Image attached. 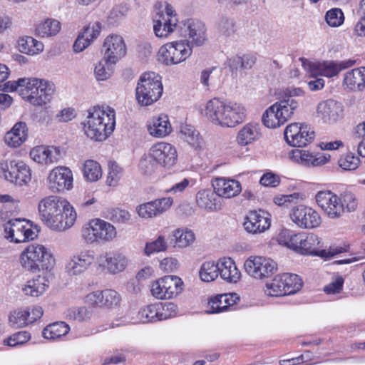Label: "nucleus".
Instances as JSON below:
<instances>
[{"label": "nucleus", "instance_id": "obj_1", "mask_svg": "<svg viewBox=\"0 0 365 365\" xmlns=\"http://www.w3.org/2000/svg\"><path fill=\"white\" fill-rule=\"evenodd\" d=\"M205 115L215 125L235 128L245 121L246 108L234 101L213 98L206 103Z\"/></svg>", "mask_w": 365, "mask_h": 365}, {"label": "nucleus", "instance_id": "obj_2", "mask_svg": "<svg viewBox=\"0 0 365 365\" xmlns=\"http://www.w3.org/2000/svg\"><path fill=\"white\" fill-rule=\"evenodd\" d=\"M277 240L279 245L301 255H317L327 258L338 253V252L322 249V244L319 237L313 233L296 232L284 229L278 234Z\"/></svg>", "mask_w": 365, "mask_h": 365}, {"label": "nucleus", "instance_id": "obj_3", "mask_svg": "<svg viewBox=\"0 0 365 365\" xmlns=\"http://www.w3.org/2000/svg\"><path fill=\"white\" fill-rule=\"evenodd\" d=\"M115 126V113L113 108L94 107L88 110L83 123V129L89 138L103 141L113 132Z\"/></svg>", "mask_w": 365, "mask_h": 365}, {"label": "nucleus", "instance_id": "obj_4", "mask_svg": "<svg viewBox=\"0 0 365 365\" xmlns=\"http://www.w3.org/2000/svg\"><path fill=\"white\" fill-rule=\"evenodd\" d=\"M21 266L28 272L36 273L51 270L56 259L51 250L46 246L33 243L24 248L19 256Z\"/></svg>", "mask_w": 365, "mask_h": 365}, {"label": "nucleus", "instance_id": "obj_5", "mask_svg": "<svg viewBox=\"0 0 365 365\" xmlns=\"http://www.w3.org/2000/svg\"><path fill=\"white\" fill-rule=\"evenodd\" d=\"M19 95L34 106H43L50 102L55 91L54 84L38 78H21Z\"/></svg>", "mask_w": 365, "mask_h": 365}, {"label": "nucleus", "instance_id": "obj_6", "mask_svg": "<svg viewBox=\"0 0 365 365\" xmlns=\"http://www.w3.org/2000/svg\"><path fill=\"white\" fill-rule=\"evenodd\" d=\"M178 153L175 148L167 143L161 142L152 145L148 154L142 158L140 166L145 173H150L156 165L170 168L177 162Z\"/></svg>", "mask_w": 365, "mask_h": 365}, {"label": "nucleus", "instance_id": "obj_7", "mask_svg": "<svg viewBox=\"0 0 365 365\" xmlns=\"http://www.w3.org/2000/svg\"><path fill=\"white\" fill-rule=\"evenodd\" d=\"M163 92L161 77L154 72L143 73L137 83L135 96L138 103L148 106L158 101Z\"/></svg>", "mask_w": 365, "mask_h": 365}, {"label": "nucleus", "instance_id": "obj_8", "mask_svg": "<svg viewBox=\"0 0 365 365\" xmlns=\"http://www.w3.org/2000/svg\"><path fill=\"white\" fill-rule=\"evenodd\" d=\"M297 107V101L292 98L276 102L264 112L262 123L269 128H278L291 118Z\"/></svg>", "mask_w": 365, "mask_h": 365}, {"label": "nucleus", "instance_id": "obj_9", "mask_svg": "<svg viewBox=\"0 0 365 365\" xmlns=\"http://www.w3.org/2000/svg\"><path fill=\"white\" fill-rule=\"evenodd\" d=\"M81 237L88 244L107 243L117 237V230L111 223L96 218L83 227Z\"/></svg>", "mask_w": 365, "mask_h": 365}, {"label": "nucleus", "instance_id": "obj_10", "mask_svg": "<svg viewBox=\"0 0 365 365\" xmlns=\"http://www.w3.org/2000/svg\"><path fill=\"white\" fill-rule=\"evenodd\" d=\"M192 54V48L187 41H176L163 45L158 50V59L166 66L184 62Z\"/></svg>", "mask_w": 365, "mask_h": 365}, {"label": "nucleus", "instance_id": "obj_11", "mask_svg": "<svg viewBox=\"0 0 365 365\" xmlns=\"http://www.w3.org/2000/svg\"><path fill=\"white\" fill-rule=\"evenodd\" d=\"M302 286V280L297 274L284 273L276 275L272 282L267 283L264 292L268 296L278 297L294 294Z\"/></svg>", "mask_w": 365, "mask_h": 365}, {"label": "nucleus", "instance_id": "obj_12", "mask_svg": "<svg viewBox=\"0 0 365 365\" xmlns=\"http://www.w3.org/2000/svg\"><path fill=\"white\" fill-rule=\"evenodd\" d=\"M159 9V19L154 21L153 31L157 37L166 38L177 27L178 19L173 7L167 2H160L155 5Z\"/></svg>", "mask_w": 365, "mask_h": 365}, {"label": "nucleus", "instance_id": "obj_13", "mask_svg": "<svg viewBox=\"0 0 365 365\" xmlns=\"http://www.w3.org/2000/svg\"><path fill=\"white\" fill-rule=\"evenodd\" d=\"M300 60L303 68L312 76L320 75L327 78L337 76L342 70L351 67L355 63V61L353 60L318 62H311L304 58H301Z\"/></svg>", "mask_w": 365, "mask_h": 365}, {"label": "nucleus", "instance_id": "obj_14", "mask_svg": "<svg viewBox=\"0 0 365 365\" xmlns=\"http://www.w3.org/2000/svg\"><path fill=\"white\" fill-rule=\"evenodd\" d=\"M183 289L182 280L174 275H168L154 282L151 292L158 299H172L179 295Z\"/></svg>", "mask_w": 365, "mask_h": 365}, {"label": "nucleus", "instance_id": "obj_15", "mask_svg": "<svg viewBox=\"0 0 365 365\" xmlns=\"http://www.w3.org/2000/svg\"><path fill=\"white\" fill-rule=\"evenodd\" d=\"M69 203L66 200L54 195H50L41 199L38 205V210L40 219L47 226L51 224L55 225L56 217H58L61 212H63L66 206Z\"/></svg>", "mask_w": 365, "mask_h": 365}, {"label": "nucleus", "instance_id": "obj_16", "mask_svg": "<svg viewBox=\"0 0 365 365\" xmlns=\"http://www.w3.org/2000/svg\"><path fill=\"white\" fill-rule=\"evenodd\" d=\"M5 237L15 243L34 240L36 235L29 221L25 219H12L4 225Z\"/></svg>", "mask_w": 365, "mask_h": 365}, {"label": "nucleus", "instance_id": "obj_17", "mask_svg": "<svg viewBox=\"0 0 365 365\" xmlns=\"http://www.w3.org/2000/svg\"><path fill=\"white\" fill-rule=\"evenodd\" d=\"M277 268L275 262L262 256H252L245 262V269L247 274L257 279L269 277L277 270Z\"/></svg>", "mask_w": 365, "mask_h": 365}, {"label": "nucleus", "instance_id": "obj_18", "mask_svg": "<svg viewBox=\"0 0 365 365\" xmlns=\"http://www.w3.org/2000/svg\"><path fill=\"white\" fill-rule=\"evenodd\" d=\"M289 217L297 226L303 229L317 227L322 222L319 214L315 210L304 205L292 207Z\"/></svg>", "mask_w": 365, "mask_h": 365}, {"label": "nucleus", "instance_id": "obj_19", "mask_svg": "<svg viewBox=\"0 0 365 365\" xmlns=\"http://www.w3.org/2000/svg\"><path fill=\"white\" fill-rule=\"evenodd\" d=\"M315 200L328 218L336 220L342 217V205L336 193L327 190L318 191L315 195Z\"/></svg>", "mask_w": 365, "mask_h": 365}, {"label": "nucleus", "instance_id": "obj_20", "mask_svg": "<svg viewBox=\"0 0 365 365\" xmlns=\"http://www.w3.org/2000/svg\"><path fill=\"white\" fill-rule=\"evenodd\" d=\"M284 135L287 143L294 147H304L314 138V132L310 127L297 123L287 125Z\"/></svg>", "mask_w": 365, "mask_h": 365}, {"label": "nucleus", "instance_id": "obj_21", "mask_svg": "<svg viewBox=\"0 0 365 365\" xmlns=\"http://www.w3.org/2000/svg\"><path fill=\"white\" fill-rule=\"evenodd\" d=\"M47 180L53 192L68 190L73 187V173L67 167L58 166L50 172Z\"/></svg>", "mask_w": 365, "mask_h": 365}, {"label": "nucleus", "instance_id": "obj_22", "mask_svg": "<svg viewBox=\"0 0 365 365\" xmlns=\"http://www.w3.org/2000/svg\"><path fill=\"white\" fill-rule=\"evenodd\" d=\"M86 299L89 304L108 309L118 307L122 299L118 292L110 289L91 292Z\"/></svg>", "mask_w": 365, "mask_h": 365}, {"label": "nucleus", "instance_id": "obj_23", "mask_svg": "<svg viewBox=\"0 0 365 365\" xmlns=\"http://www.w3.org/2000/svg\"><path fill=\"white\" fill-rule=\"evenodd\" d=\"M29 155L36 163L51 165L58 163L62 158V152L59 147L38 145L30 150Z\"/></svg>", "mask_w": 365, "mask_h": 365}, {"label": "nucleus", "instance_id": "obj_24", "mask_svg": "<svg viewBox=\"0 0 365 365\" xmlns=\"http://www.w3.org/2000/svg\"><path fill=\"white\" fill-rule=\"evenodd\" d=\"M93 252L83 250L71 257L66 265V272L70 276L83 274L94 262Z\"/></svg>", "mask_w": 365, "mask_h": 365}, {"label": "nucleus", "instance_id": "obj_25", "mask_svg": "<svg viewBox=\"0 0 365 365\" xmlns=\"http://www.w3.org/2000/svg\"><path fill=\"white\" fill-rule=\"evenodd\" d=\"M173 203L172 197H162L138 205L136 211L140 217L149 219L166 212Z\"/></svg>", "mask_w": 365, "mask_h": 365}, {"label": "nucleus", "instance_id": "obj_26", "mask_svg": "<svg viewBox=\"0 0 365 365\" xmlns=\"http://www.w3.org/2000/svg\"><path fill=\"white\" fill-rule=\"evenodd\" d=\"M245 230L252 234H260L270 227V219L267 212L262 210H252L247 215L244 222Z\"/></svg>", "mask_w": 365, "mask_h": 365}, {"label": "nucleus", "instance_id": "obj_27", "mask_svg": "<svg viewBox=\"0 0 365 365\" xmlns=\"http://www.w3.org/2000/svg\"><path fill=\"white\" fill-rule=\"evenodd\" d=\"M104 58L115 63L123 57L126 47L123 38L118 35L108 36L103 43Z\"/></svg>", "mask_w": 365, "mask_h": 365}, {"label": "nucleus", "instance_id": "obj_28", "mask_svg": "<svg viewBox=\"0 0 365 365\" xmlns=\"http://www.w3.org/2000/svg\"><path fill=\"white\" fill-rule=\"evenodd\" d=\"M342 111L341 103L332 99L320 102L317 107V116L326 123L336 122L341 118Z\"/></svg>", "mask_w": 365, "mask_h": 365}, {"label": "nucleus", "instance_id": "obj_29", "mask_svg": "<svg viewBox=\"0 0 365 365\" xmlns=\"http://www.w3.org/2000/svg\"><path fill=\"white\" fill-rule=\"evenodd\" d=\"M98 263L110 273L116 274L125 269L128 259L124 255L118 252H106L99 256Z\"/></svg>", "mask_w": 365, "mask_h": 365}, {"label": "nucleus", "instance_id": "obj_30", "mask_svg": "<svg viewBox=\"0 0 365 365\" xmlns=\"http://www.w3.org/2000/svg\"><path fill=\"white\" fill-rule=\"evenodd\" d=\"M212 187L219 197L231 198L237 196L242 190V187L236 180L219 178L212 182Z\"/></svg>", "mask_w": 365, "mask_h": 365}, {"label": "nucleus", "instance_id": "obj_31", "mask_svg": "<svg viewBox=\"0 0 365 365\" xmlns=\"http://www.w3.org/2000/svg\"><path fill=\"white\" fill-rule=\"evenodd\" d=\"M291 160L303 166H319L326 164L329 161L330 155H312L309 152L304 150H293L290 153Z\"/></svg>", "mask_w": 365, "mask_h": 365}, {"label": "nucleus", "instance_id": "obj_32", "mask_svg": "<svg viewBox=\"0 0 365 365\" xmlns=\"http://www.w3.org/2000/svg\"><path fill=\"white\" fill-rule=\"evenodd\" d=\"M77 214L69 202L68 206L64 207L63 212H61L60 215L53 219L55 225L50 224L48 227L54 231H66L73 226Z\"/></svg>", "mask_w": 365, "mask_h": 365}, {"label": "nucleus", "instance_id": "obj_33", "mask_svg": "<svg viewBox=\"0 0 365 365\" xmlns=\"http://www.w3.org/2000/svg\"><path fill=\"white\" fill-rule=\"evenodd\" d=\"M343 85L354 91L365 90V67L354 68L344 75Z\"/></svg>", "mask_w": 365, "mask_h": 365}, {"label": "nucleus", "instance_id": "obj_34", "mask_svg": "<svg viewBox=\"0 0 365 365\" xmlns=\"http://www.w3.org/2000/svg\"><path fill=\"white\" fill-rule=\"evenodd\" d=\"M219 275L220 277L230 283H236L240 279L241 272L236 266L233 259L230 257H222L217 260Z\"/></svg>", "mask_w": 365, "mask_h": 365}, {"label": "nucleus", "instance_id": "obj_35", "mask_svg": "<svg viewBox=\"0 0 365 365\" xmlns=\"http://www.w3.org/2000/svg\"><path fill=\"white\" fill-rule=\"evenodd\" d=\"M261 136L260 125L256 123H248L239 130L236 141L240 146H246L258 140Z\"/></svg>", "mask_w": 365, "mask_h": 365}, {"label": "nucleus", "instance_id": "obj_36", "mask_svg": "<svg viewBox=\"0 0 365 365\" xmlns=\"http://www.w3.org/2000/svg\"><path fill=\"white\" fill-rule=\"evenodd\" d=\"M28 129L26 123H16L4 136V143L10 148H18L27 139Z\"/></svg>", "mask_w": 365, "mask_h": 365}, {"label": "nucleus", "instance_id": "obj_37", "mask_svg": "<svg viewBox=\"0 0 365 365\" xmlns=\"http://www.w3.org/2000/svg\"><path fill=\"white\" fill-rule=\"evenodd\" d=\"M31 179L32 170L31 167L24 160L19 159L9 182L18 187H24L29 185Z\"/></svg>", "mask_w": 365, "mask_h": 365}, {"label": "nucleus", "instance_id": "obj_38", "mask_svg": "<svg viewBox=\"0 0 365 365\" xmlns=\"http://www.w3.org/2000/svg\"><path fill=\"white\" fill-rule=\"evenodd\" d=\"M148 130L152 136L156 138L167 136L172 130L168 115L161 114L157 117H153L148 122Z\"/></svg>", "mask_w": 365, "mask_h": 365}, {"label": "nucleus", "instance_id": "obj_39", "mask_svg": "<svg viewBox=\"0 0 365 365\" xmlns=\"http://www.w3.org/2000/svg\"><path fill=\"white\" fill-rule=\"evenodd\" d=\"M49 282L45 276L38 275L28 280L21 288L23 293L29 297H38L48 287Z\"/></svg>", "mask_w": 365, "mask_h": 365}, {"label": "nucleus", "instance_id": "obj_40", "mask_svg": "<svg viewBox=\"0 0 365 365\" xmlns=\"http://www.w3.org/2000/svg\"><path fill=\"white\" fill-rule=\"evenodd\" d=\"M215 190L205 189L198 191L196 194V203L197 206L207 211H215L220 208L217 204V197Z\"/></svg>", "mask_w": 365, "mask_h": 365}, {"label": "nucleus", "instance_id": "obj_41", "mask_svg": "<svg viewBox=\"0 0 365 365\" xmlns=\"http://www.w3.org/2000/svg\"><path fill=\"white\" fill-rule=\"evenodd\" d=\"M187 27L188 36L196 46L202 45L206 41L205 25L199 20H188L185 24Z\"/></svg>", "mask_w": 365, "mask_h": 365}, {"label": "nucleus", "instance_id": "obj_42", "mask_svg": "<svg viewBox=\"0 0 365 365\" xmlns=\"http://www.w3.org/2000/svg\"><path fill=\"white\" fill-rule=\"evenodd\" d=\"M179 137L195 150L202 148L204 144V140L200 133L190 125L180 126Z\"/></svg>", "mask_w": 365, "mask_h": 365}, {"label": "nucleus", "instance_id": "obj_43", "mask_svg": "<svg viewBox=\"0 0 365 365\" xmlns=\"http://www.w3.org/2000/svg\"><path fill=\"white\" fill-rule=\"evenodd\" d=\"M17 48L21 53L34 56L41 53L43 51L44 46L42 42L31 36H24L18 41Z\"/></svg>", "mask_w": 365, "mask_h": 365}, {"label": "nucleus", "instance_id": "obj_44", "mask_svg": "<svg viewBox=\"0 0 365 365\" xmlns=\"http://www.w3.org/2000/svg\"><path fill=\"white\" fill-rule=\"evenodd\" d=\"M69 326L64 322H56L43 329L42 336L45 339L55 340L68 333Z\"/></svg>", "mask_w": 365, "mask_h": 365}, {"label": "nucleus", "instance_id": "obj_45", "mask_svg": "<svg viewBox=\"0 0 365 365\" xmlns=\"http://www.w3.org/2000/svg\"><path fill=\"white\" fill-rule=\"evenodd\" d=\"M60 29L61 24L58 21L47 19L37 26L36 32L39 36L50 37L56 35Z\"/></svg>", "mask_w": 365, "mask_h": 365}, {"label": "nucleus", "instance_id": "obj_46", "mask_svg": "<svg viewBox=\"0 0 365 365\" xmlns=\"http://www.w3.org/2000/svg\"><path fill=\"white\" fill-rule=\"evenodd\" d=\"M83 173L87 181L96 182L102 177V169L97 161L87 160L83 164Z\"/></svg>", "mask_w": 365, "mask_h": 365}, {"label": "nucleus", "instance_id": "obj_47", "mask_svg": "<svg viewBox=\"0 0 365 365\" xmlns=\"http://www.w3.org/2000/svg\"><path fill=\"white\" fill-rule=\"evenodd\" d=\"M199 274L200 279L205 282H210L215 280L219 276V267L217 262L214 261H206L200 267Z\"/></svg>", "mask_w": 365, "mask_h": 365}, {"label": "nucleus", "instance_id": "obj_48", "mask_svg": "<svg viewBox=\"0 0 365 365\" xmlns=\"http://www.w3.org/2000/svg\"><path fill=\"white\" fill-rule=\"evenodd\" d=\"M173 236L175 238V245L179 247H187L195 240V233L188 229H177L173 232Z\"/></svg>", "mask_w": 365, "mask_h": 365}, {"label": "nucleus", "instance_id": "obj_49", "mask_svg": "<svg viewBox=\"0 0 365 365\" xmlns=\"http://www.w3.org/2000/svg\"><path fill=\"white\" fill-rule=\"evenodd\" d=\"M340 205H342V216L346 212L356 211L359 205V199L356 195L349 191L344 192L339 195Z\"/></svg>", "mask_w": 365, "mask_h": 365}, {"label": "nucleus", "instance_id": "obj_50", "mask_svg": "<svg viewBox=\"0 0 365 365\" xmlns=\"http://www.w3.org/2000/svg\"><path fill=\"white\" fill-rule=\"evenodd\" d=\"M115 63L110 62L106 58L100 61L95 67L94 73L98 81H105L109 78L113 72Z\"/></svg>", "mask_w": 365, "mask_h": 365}, {"label": "nucleus", "instance_id": "obj_51", "mask_svg": "<svg viewBox=\"0 0 365 365\" xmlns=\"http://www.w3.org/2000/svg\"><path fill=\"white\" fill-rule=\"evenodd\" d=\"M158 304H150L143 307L138 312V317L142 323L159 321Z\"/></svg>", "mask_w": 365, "mask_h": 365}, {"label": "nucleus", "instance_id": "obj_52", "mask_svg": "<svg viewBox=\"0 0 365 365\" xmlns=\"http://www.w3.org/2000/svg\"><path fill=\"white\" fill-rule=\"evenodd\" d=\"M19 160L15 158L0 159V178L9 182L13 170Z\"/></svg>", "mask_w": 365, "mask_h": 365}, {"label": "nucleus", "instance_id": "obj_53", "mask_svg": "<svg viewBox=\"0 0 365 365\" xmlns=\"http://www.w3.org/2000/svg\"><path fill=\"white\" fill-rule=\"evenodd\" d=\"M29 312L25 309L15 310L10 314L9 320L10 325L14 328H21L29 324L28 319Z\"/></svg>", "mask_w": 365, "mask_h": 365}, {"label": "nucleus", "instance_id": "obj_54", "mask_svg": "<svg viewBox=\"0 0 365 365\" xmlns=\"http://www.w3.org/2000/svg\"><path fill=\"white\" fill-rule=\"evenodd\" d=\"M92 316V309L86 307H73L68 310L67 317L75 321L86 322L91 319Z\"/></svg>", "mask_w": 365, "mask_h": 365}, {"label": "nucleus", "instance_id": "obj_55", "mask_svg": "<svg viewBox=\"0 0 365 365\" xmlns=\"http://www.w3.org/2000/svg\"><path fill=\"white\" fill-rule=\"evenodd\" d=\"M167 247L165 237L160 235L155 240L146 243L144 252L147 256H150L154 253L165 251Z\"/></svg>", "mask_w": 365, "mask_h": 365}, {"label": "nucleus", "instance_id": "obj_56", "mask_svg": "<svg viewBox=\"0 0 365 365\" xmlns=\"http://www.w3.org/2000/svg\"><path fill=\"white\" fill-rule=\"evenodd\" d=\"M159 311V321L165 320L169 318L175 317L178 315V306L173 302H165L164 304H158Z\"/></svg>", "mask_w": 365, "mask_h": 365}, {"label": "nucleus", "instance_id": "obj_57", "mask_svg": "<svg viewBox=\"0 0 365 365\" xmlns=\"http://www.w3.org/2000/svg\"><path fill=\"white\" fill-rule=\"evenodd\" d=\"M217 29L222 35L230 36L235 32L236 26L232 19L222 16L217 23Z\"/></svg>", "mask_w": 365, "mask_h": 365}, {"label": "nucleus", "instance_id": "obj_58", "mask_svg": "<svg viewBox=\"0 0 365 365\" xmlns=\"http://www.w3.org/2000/svg\"><path fill=\"white\" fill-rule=\"evenodd\" d=\"M338 163L343 170H354L359 167L360 159L352 153H346L339 158Z\"/></svg>", "mask_w": 365, "mask_h": 365}, {"label": "nucleus", "instance_id": "obj_59", "mask_svg": "<svg viewBox=\"0 0 365 365\" xmlns=\"http://www.w3.org/2000/svg\"><path fill=\"white\" fill-rule=\"evenodd\" d=\"M123 175V169L116 163H112L109 167L106 183L109 186L115 187L119 184Z\"/></svg>", "mask_w": 365, "mask_h": 365}, {"label": "nucleus", "instance_id": "obj_60", "mask_svg": "<svg viewBox=\"0 0 365 365\" xmlns=\"http://www.w3.org/2000/svg\"><path fill=\"white\" fill-rule=\"evenodd\" d=\"M325 19L330 26L337 27L344 22V14L339 9H332L327 12Z\"/></svg>", "mask_w": 365, "mask_h": 365}, {"label": "nucleus", "instance_id": "obj_61", "mask_svg": "<svg viewBox=\"0 0 365 365\" xmlns=\"http://www.w3.org/2000/svg\"><path fill=\"white\" fill-rule=\"evenodd\" d=\"M102 29L101 24L98 21H94L90 23L86 26L82 32L86 38L92 42L96 39L101 34Z\"/></svg>", "mask_w": 365, "mask_h": 365}, {"label": "nucleus", "instance_id": "obj_62", "mask_svg": "<svg viewBox=\"0 0 365 365\" xmlns=\"http://www.w3.org/2000/svg\"><path fill=\"white\" fill-rule=\"evenodd\" d=\"M31 338L30 334L27 331H19L9 337L5 342L8 346H16L27 342Z\"/></svg>", "mask_w": 365, "mask_h": 365}, {"label": "nucleus", "instance_id": "obj_63", "mask_svg": "<svg viewBox=\"0 0 365 365\" xmlns=\"http://www.w3.org/2000/svg\"><path fill=\"white\" fill-rule=\"evenodd\" d=\"M128 8L126 6L118 5L110 11L108 19L111 22L117 23L123 19L127 15Z\"/></svg>", "mask_w": 365, "mask_h": 365}, {"label": "nucleus", "instance_id": "obj_64", "mask_svg": "<svg viewBox=\"0 0 365 365\" xmlns=\"http://www.w3.org/2000/svg\"><path fill=\"white\" fill-rule=\"evenodd\" d=\"M344 279L337 275L334 279L324 287V291L329 294L339 293L343 287Z\"/></svg>", "mask_w": 365, "mask_h": 365}]
</instances>
